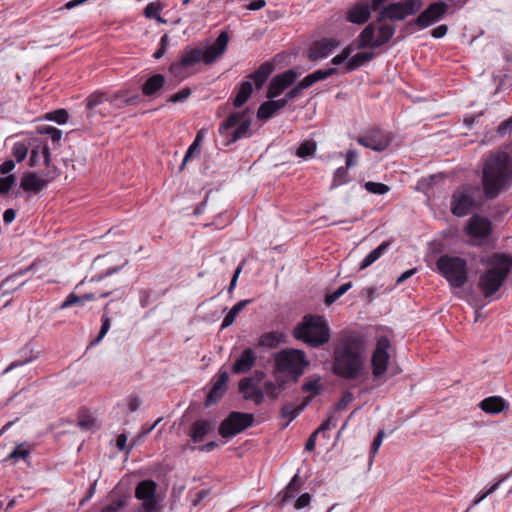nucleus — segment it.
<instances>
[{"label":"nucleus","mask_w":512,"mask_h":512,"mask_svg":"<svg viewBox=\"0 0 512 512\" xmlns=\"http://www.w3.org/2000/svg\"><path fill=\"white\" fill-rule=\"evenodd\" d=\"M365 341L362 335L343 332L335 341L333 372L344 379L355 380L364 367Z\"/></svg>","instance_id":"nucleus-1"},{"label":"nucleus","mask_w":512,"mask_h":512,"mask_svg":"<svg viewBox=\"0 0 512 512\" xmlns=\"http://www.w3.org/2000/svg\"><path fill=\"white\" fill-rule=\"evenodd\" d=\"M481 184L487 200H494L512 188V156L505 151L490 152L483 161Z\"/></svg>","instance_id":"nucleus-2"},{"label":"nucleus","mask_w":512,"mask_h":512,"mask_svg":"<svg viewBox=\"0 0 512 512\" xmlns=\"http://www.w3.org/2000/svg\"><path fill=\"white\" fill-rule=\"evenodd\" d=\"M228 41V33L223 31L211 46L206 48L185 47L180 53L179 60L171 63L169 71L175 78L180 80L185 79L188 76L187 70L189 68L201 61L206 65H210L221 57L227 49Z\"/></svg>","instance_id":"nucleus-3"},{"label":"nucleus","mask_w":512,"mask_h":512,"mask_svg":"<svg viewBox=\"0 0 512 512\" xmlns=\"http://www.w3.org/2000/svg\"><path fill=\"white\" fill-rule=\"evenodd\" d=\"M293 336L309 347L318 348L330 340V327L323 316L305 315L294 327Z\"/></svg>","instance_id":"nucleus-4"},{"label":"nucleus","mask_w":512,"mask_h":512,"mask_svg":"<svg viewBox=\"0 0 512 512\" xmlns=\"http://www.w3.org/2000/svg\"><path fill=\"white\" fill-rule=\"evenodd\" d=\"M140 101L139 94L130 95L128 89L119 90L114 94L93 93L87 98V116L96 114L105 116L110 113V108L122 109L125 106L137 105Z\"/></svg>","instance_id":"nucleus-5"},{"label":"nucleus","mask_w":512,"mask_h":512,"mask_svg":"<svg viewBox=\"0 0 512 512\" xmlns=\"http://www.w3.org/2000/svg\"><path fill=\"white\" fill-rule=\"evenodd\" d=\"M484 271L479 273L477 289L487 299H497L496 293L504 284L512 268V258H495Z\"/></svg>","instance_id":"nucleus-6"},{"label":"nucleus","mask_w":512,"mask_h":512,"mask_svg":"<svg viewBox=\"0 0 512 512\" xmlns=\"http://www.w3.org/2000/svg\"><path fill=\"white\" fill-rule=\"evenodd\" d=\"M310 365L304 351L299 349H283L274 355V370L291 376L297 382L305 369Z\"/></svg>","instance_id":"nucleus-7"},{"label":"nucleus","mask_w":512,"mask_h":512,"mask_svg":"<svg viewBox=\"0 0 512 512\" xmlns=\"http://www.w3.org/2000/svg\"><path fill=\"white\" fill-rule=\"evenodd\" d=\"M251 123L248 111L234 112L221 122L218 132L225 137V145L229 146L248 136Z\"/></svg>","instance_id":"nucleus-8"},{"label":"nucleus","mask_w":512,"mask_h":512,"mask_svg":"<svg viewBox=\"0 0 512 512\" xmlns=\"http://www.w3.org/2000/svg\"><path fill=\"white\" fill-rule=\"evenodd\" d=\"M436 267L451 288H462L468 281V265L465 258H437Z\"/></svg>","instance_id":"nucleus-9"},{"label":"nucleus","mask_w":512,"mask_h":512,"mask_svg":"<svg viewBox=\"0 0 512 512\" xmlns=\"http://www.w3.org/2000/svg\"><path fill=\"white\" fill-rule=\"evenodd\" d=\"M480 187L477 185H462L451 195L450 210L454 216L464 217L479 205Z\"/></svg>","instance_id":"nucleus-10"},{"label":"nucleus","mask_w":512,"mask_h":512,"mask_svg":"<svg viewBox=\"0 0 512 512\" xmlns=\"http://www.w3.org/2000/svg\"><path fill=\"white\" fill-rule=\"evenodd\" d=\"M394 34L395 27L391 24H380L376 28L375 23H370L359 34L356 48H378L389 42Z\"/></svg>","instance_id":"nucleus-11"},{"label":"nucleus","mask_w":512,"mask_h":512,"mask_svg":"<svg viewBox=\"0 0 512 512\" xmlns=\"http://www.w3.org/2000/svg\"><path fill=\"white\" fill-rule=\"evenodd\" d=\"M253 422V414L232 411L221 422L218 432L223 438H231L252 426Z\"/></svg>","instance_id":"nucleus-12"},{"label":"nucleus","mask_w":512,"mask_h":512,"mask_svg":"<svg viewBox=\"0 0 512 512\" xmlns=\"http://www.w3.org/2000/svg\"><path fill=\"white\" fill-rule=\"evenodd\" d=\"M391 342L387 336H380L377 339L375 349L371 357L372 375L375 379L383 376L390 360L389 349Z\"/></svg>","instance_id":"nucleus-13"},{"label":"nucleus","mask_w":512,"mask_h":512,"mask_svg":"<svg viewBox=\"0 0 512 512\" xmlns=\"http://www.w3.org/2000/svg\"><path fill=\"white\" fill-rule=\"evenodd\" d=\"M447 11L448 5L445 2H433L409 25H416L419 29H425L440 21Z\"/></svg>","instance_id":"nucleus-14"},{"label":"nucleus","mask_w":512,"mask_h":512,"mask_svg":"<svg viewBox=\"0 0 512 512\" xmlns=\"http://www.w3.org/2000/svg\"><path fill=\"white\" fill-rule=\"evenodd\" d=\"M492 223L491 221L481 215H473L466 227V234L473 239L474 244H480L486 241L491 233Z\"/></svg>","instance_id":"nucleus-15"},{"label":"nucleus","mask_w":512,"mask_h":512,"mask_svg":"<svg viewBox=\"0 0 512 512\" xmlns=\"http://www.w3.org/2000/svg\"><path fill=\"white\" fill-rule=\"evenodd\" d=\"M156 488L157 485L153 480H143L137 484L135 497L142 501L138 512H154L157 509Z\"/></svg>","instance_id":"nucleus-16"},{"label":"nucleus","mask_w":512,"mask_h":512,"mask_svg":"<svg viewBox=\"0 0 512 512\" xmlns=\"http://www.w3.org/2000/svg\"><path fill=\"white\" fill-rule=\"evenodd\" d=\"M264 373L256 371L254 377H245L239 382V391L243 394L245 400H250L256 405L264 401V393L257 388V383L262 380Z\"/></svg>","instance_id":"nucleus-17"},{"label":"nucleus","mask_w":512,"mask_h":512,"mask_svg":"<svg viewBox=\"0 0 512 512\" xmlns=\"http://www.w3.org/2000/svg\"><path fill=\"white\" fill-rule=\"evenodd\" d=\"M391 137L380 129H371L357 138V142L371 150L382 152L391 142Z\"/></svg>","instance_id":"nucleus-18"},{"label":"nucleus","mask_w":512,"mask_h":512,"mask_svg":"<svg viewBox=\"0 0 512 512\" xmlns=\"http://www.w3.org/2000/svg\"><path fill=\"white\" fill-rule=\"evenodd\" d=\"M298 77L294 69H289L276 75L270 82L267 90V98L274 99L279 96L286 88L290 87Z\"/></svg>","instance_id":"nucleus-19"},{"label":"nucleus","mask_w":512,"mask_h":512,"mask_svg":"<svg viewBox=\"0 0 512 512\" xmlns=\"http://www.w3.org/2000/svg\"><path fill=\"white\" fill-rule=\"evenodd\" d=\"M229 380V374L227 371L220 370L218 374L213 378V385L207 394L206 406L217 403L225 394L227 390V382Z\"/></svg>","instance_id":"nucleus-20"},{"label":"nucleus","mask_w":512,"mask_h":512,"mask_svg":"<svg viewBox=\"0 0 512 512\" xmlns=\"http://www.w3.org/2000/svg\"><path fill=\"white\" fill-rule=\"evenodd\" d=\"M339 45L336 38H322L316 41L309 49V58L312 60L328 57Z\"/></svg>","instance_id":"nucleus-21"},{"label":"nucleus","mask_w":512,"mask_h":512,"mask_svg":"<svg viewBox=\"0 0 512 512\" xmlns=\"http://www.w3.org/2000/svg\"><path fill=\"white\" fill-rule=\"evenodd\" d=\"M257 355L252 348H246L241 353L240 357L233 363L232 372L234 374H244L249 372L255 365Z\"/></svg>","instance_id":"nucleus-22"},{"label":"nucleus","mask_w":512,"mask_h":512,"mask_svg":"<svg viewBox=\"0 0 512 512\" xmlns=\"http://www.w3.org/2000/svg\"><path fill=\"white\" fill-rule=\"evenodd\" d=\"M478 406L483 412L491 415H496L509 409V403L500 396L484 398Z\"/></svg>","instance_id":"nucleus-23"},{"label":"nucleus","mask_w":512,"mask_h":512,"mask_svg":"<svg viewBox=\"0 0 512 512\" xmlns=\"http://www.w3.org/2000/svg\"><path fill=\"white\" fill-rule=\"evenodd\" d=\"M407 16L408 15L405 12L401 2L390 3L381 9L377 18V22L380 23L385 19H389L391 21H401L404 20Z\"/></svg>","instance_id":"nucleus-24"},{"label":"nucleus","mask_w":512,"mask_h":512,"mask_svg":"<svg viewBox=\"0 0 512 512\" xmlns=\"http://www.w3.org/2000/svg\"><path fill=\"white\" fill-rule=\"evenodd\" d=\"M371 15L370 6L367 3H357L350 8L347 14V19L349 22L354 24H364L366 23Z\"/></svg>","instance_id":"nucleus-25"},{"label":"nucleus","mask_w":512,"mask_h":512,"mask_svg":"<svg viewBox=\"0 0 512 512\" xmlns=\"http://www.w3.org/2000/svg\"><path fill=\"white\" fill-rule=\"evenodd\" d=\"M50 181V179L39 178L35 173L30 172L21 178V188L26 192L39 193Z\"/></svg>","instance_id":"nucleus-26"},{"label":"nucleus","mask_w":512,"mask_h":512,"mask_svg":"<svg viewBox=\"0 0 512 512\" xmlns=\"http://www.w3.org/2000/svg\"><path fill=\"white\" fill-rule=\"evenodd\" d=\"M213 429V423L209 420H197L195 421L190 430L189 436L195 443L202 442L205 436Z\"/></svg>","instance_id":"nucleus-27"},{"label":"nucleus","mask_w":512,"mask_h":512,"mask_svg":"<svg viewBox=\"0 0 512 512\" xmlns=\"http://www.w3.org/2000/svg\"><path fill=\"white\" fill-rule=\"evenodd\" d=\"M165 77L162 74H154L142 85V94L146 97H154L163 88Z\"/></svg>","instance_id":"nucleus-28"},{"label":"nucleus","mask_w":512,"mask_h":512,"mask_svg":"<svg viewBox=\"0 0 512 512\" xmlns=\"http://www.w3.org/2000/svg\"><path fill=\"white\" fill-rule=\"evenodd\" d=\"M273 65L269 62L261 64L248 78L253 80L256 88H261L270 74L273 72Z\"/></svg>","instance_id":"nucleus-29"},{"label":"nucleus","mask_w":512,"mask_h":512,"mask_svg":"<svg viewBox=\"0 0 512 512\" xmlns=\"http://www.w3.org/2000/svg\"><path fill=\"white\" fill-rule=\"evenodd\" d=\"M285 336L282 332L271 331L263 333L258 339V346L265 348H276L284 342Z\"/></svg>","instance_id":"nucleus-30"},{"label":"nucleus","mask_w":512,"mask_h":512,"mask_svg":"<svg viewBox=\"0 0 512 512\" xmlns=\"http://www.w3.org/2000/svg\"><path fill=\"white\" fill-rule=\"evenodd\" d=\"M253 91V86L250 80L243 81L240 86L239 90L233 99V105L235 108H239L243 106L248 99L250 98Z\"/></svg>","instance_id":"nucleus-31"},{"label":"nucleus","mask_w":512,"mask_h":512,"mask_svg":"<svg viewBox=\"0 0 512 512\" xmlns=\"http://www.w3.org/2000/svg\"><path fill=\"white\" fill-rule=\"evenodd\" d=\"M375 54L373 52H363V53H357L353 55L347 62H346V71L352 72L365 63L371 61L374 58Z\"/></svg>","instance_id":"nucleus-32"},{"label":"nucleus","mask_w":512,"mask_h":512,"mask_svg":"<svg viewBox=\"0 0 512 512\" xmlns=\"http://www.w3.org/2000/svg\"><path fill=\"white\" fill-rule=\"evenodd\" d=\"M251 302V300H241L239 301L238 303H236L231 309L230 311L226 314V316L224 317L223 321H222V324H221V329H225L229 326H231L236 317L238 316V314Z\"/></svg>","instance_id":"nucleus-33"},{"label":"nucleus","mask_w":512,"mask_h":512,"mask_svg":"<svg viewBox=\"0 0 512 512\" xmlns=\"http://www.w3.org/2000/svg\"><path fill=\"white\" fill-rule=\"evenodd\" d=\"M336 72H337L336 68H328V69H325V70L318 69V70L314 71L311 74H308L306 77L303 78L304 84H306L308 86V88H309L310 86H312L316 82L321 81V80H325L328 77H330L333 74H335Z\"/></svg>","instance_id":"nucleus-34"},{"label":"nucleus","mask_w":512,"mask_h":512,"mask_svg":"<svg viewBox=\"0 0 512 512\" xmlns=\"http://www.w3.org/2000/svg\"><path fill=\"white\" fill-rule=\"evenodd\" d=\"M300 413L301 411L298 410L297 405L293 403L284 404L280 410L281 418L286 420V422L282 424V428H286Z\"/></svg>","instance_id":"nucleus-35"},{"label":"nucleus","mask_w":512,"mask_h":512,"mask_svg":"<svg viewBox=\"0 0 512 512\" xmlns=\"http://www.w3.org/2000/svg\"><path fill=\"white\" fill-rule=\"evenodd\" d=\"M205 137V130L204 129H200L197 134H196V137L194 139V141L192 142V144L189 146L185 156H184V159L182 161V164L180 166V170L182 171L184 168H185V165L186 163L192 158L193 154L199 150L200 148V145L203 141Z\"/></svg>","instance_id":"nucleus-36"},{"label":"nucleus","mask_w":512,"mask_h":512,"mask_svg":"<svg viewBox=\"0 0 512 512\" xmlns=\"http://www.w3.org/2000/svg\"><path fill=\"white\" fill-rule=\"evenodd\" d=\"M510 474H506L501 476L494 484H492L486 491L479 493L475 499L472 501L470 507L465 511L468 512L472 507L478 505L481 501H483L487 496L494 493L500 485L509 478Z\"/></svg>","instance_id":"nucleus-37"},{"label":"nucleus","mask_w":512,"mask_h":512,"mask_svg":"<svg viewBox=\"0 0 512 512\" xmlns=\"http://www.w3.org/2000/svg\"><path fill=\"white\" fill-rule=\"evenodd\" d=\"M301 485L302 483L300 481L299 475L295 474L283 492L282 501L285 502L289 498L294 497V495L300 490Z\"/></svg>","instance_id":"nucleus-38"},{"label":"nucleus","mask_w":512,"mask_h":512,"mask_svg":"<svg viewBox=\"0 0 512 512\" xmlns=\"http://www.w3.org/2000/svg\"><path fill=\"white\" fill-rule=\"evenodd\" d=\"M24 443L18 444L12 452H10L5 458L4 462L14 461L17 462L18 460H26L30 455V450L26 449Z\"/></svg>","instance_id":"nucleus-39"},{"label":"nucleus","mask_w":512,"mask_h":512,"mask_svg":"<svg viewBox=\"0 0 512 512\" xmlns=\"http://www.w3.org/2000/svg\"><path fill=\"white\" fill-rule=\"evenodd\" d=\"M301 390L309 395L316 397L323 391V385L321 384V378L318 377L313 380H309L303 383Z\"/></svg>","instance_id":"nucleus-40"},{"label":"nucleus","mask_w":512,"mask_h":512,"mask_svg":"<svg viewBox=\"0 0 512 512\" xmlns=\"http://www.w3.org/2000/svg\"><path fill=\"white\" fill-rule=\"evenodd\" d=\"M275 106L276 105L274 102H272V99L262 103L257 111L258 119L268 120L269 118H271L277 112Z\"/></svg>","instance_id":"nucleus-41"},{"label":"nucleus","mask_w":512,"mask_h":512,"mask_svg":"<svg viewBox=\"0 0 512 512\" xmlns=\"http://www.w3.org/2000/svg\"><path fill=\"white\" fill-rule=\"evenodd\" d=\"M350 181L348 169L346 167H339L336 169L333 175L331 189H335L343 184Z\"/></svg>","instance_id":"nucleus-42"},{"label":"nucleus","mask_w":512,"mask_h":512,"mask_svg":"<svg viewBox=\"0 0 512 512\" xmlns=\"http://www.w3.org/2000/svg\"><path fill=\"white\" fill-rule=\"evenodd\" d=\"M44 118L46 120L56 122L59 125H63L67 123L69 119V113L66 109L60 108L45 114Z\"/></svg>","instance_id":"nucleus-43"},{"label":"nucleus","mask_w":512,"mask_h":512,"mask_svg":"<svg viewBox=\"0 0 512 512\" xmlns=\"http://www.w3.org/2000/svg\"><path fill=\"white\" fill-rule=\"evenodd\" d=\"M316 142L313 140H306L300 144L296 151V155L300 158H306L308 156H313L316 152Z\"/></svg>","instance_id":"nucleus-44"},{"label":"nucleus","mask_w":512,"mask_h":512,"mask_svg":"<svg viewBox=\"0 0 512 512\" xmlns=\"http://www.w3.org/2000/svg\"><path fill=\"white\" fill-rule=\"evenodd\" d=\"M351 286H352L351 282H347V283L342 284L340 287H338L333 292L327 294L325 296V304L329 306V305L333 304L334 302H336L341 296H343L351 288Z\"/></svg>","instance_id":"nucleus-45"},{"label":"nucleus","mask_w":512,"mask_h":512,"mask_svg":"<svg viewBox=\"0 0 512 512\" xmlns=\"http://www.w3.org/2000/svg\"><path fill=\"white\" fill-rule=\"evenodd\" d=\"M364 187L369 193L378 195L386 194L390 190L388 185L373 181L366 182Z\"/></svg>","instance_id":"nucleus-46"},{"label":"nucleus","mask_w":512,"mask_h":512,"mask_svg":"<svg viewBox=\"0 0 512 512\" xmlns=\"http://www.w3.org/2000/svg\"><path fill=\"white\" fill-rule=\"evenodd\" d=\"M110 329V317L107 314H103L101 317V329L98 336L91 342V345L99 344Z\"/></svg>","instance_id":"nucleus-47"},{"label":"nucleus","mask_w":512,"mask_h":512,"mask_svg":"<svg viewBox=\"0 0 512 512\" xmlns=\"http://www.w3.org/2000/svg\"><path fill=\"white\" fill-rule=\"evenodd\" d=\"M407 15H414L422 8V0H404L400 1Z\"/></svg>","instance_id":"nucleus-48"},{"label":"nucleus","mask_w":512,"mask_h":512,"mask_svg":"<svg viewBox=\"0 0 512 512\" xmlns=\"http://www.w3.org/2000/svg\"><path fill=\"white\" fill-rule=\"evenodd\" d=\"M27 153H28V147L26 146L25 143L17 142L14 144V146L12 148V154L18 163L22 162L26 158Z\"/></svg>","instance_id":"nucleus-49"},{"label":"nucleus","mask_w":512,"mask_h":512,"mask_svg":"<svg viewBox=\"0 0 512 512\" xmlns=\"http://www.w3.org/2000/svg\"><path fill=\"white\" fill-rule=\"evenodd\" d=\"M16 182V176L9 174L0 178V195L7 194Z\"/></svg>","instance_id":"nucleus-50"},{"label":"nucleus","mask_w":512,"mask_h":512,"mask_svg":"<svg viewBox=\"0 0 512 512\" xmlns=\"http://www.w3.org/2000/svg\"><path fill=\"white\" fill-rule=\"evenodd\" d=\"M39 133L40 134H47L51 137V140L54 142V143H59L61 138H62V131L59 130L58 128L56 127H53V126H47V127H44V128H39Z\"/></svg>","instance_id":"nucleus-51"},{"label":"nucleus","mask_w":512,"mask_h":512,"mask_svg":"<svg viewBox=\"0 0 512 512\" xmlns=\"http://www.w3.org/2000/svg\"><path fill=\"white\" fill-rule=\"evenodd\" d=\"M126 505L124 498L113 499L109 504L103 507L101 512H117Z\"/></svg>","instance_id":"nucleus-52"},{"label":"nucleus","mask_w":512,"mask_h":512,"mask_svg":"<svg viewBox=\"0 0 512 512\" xmlns=\"http://www.w3.org/2000/svg\"><path fill=\"white\" fill-rule=\"evenodd\" d=\"M264 389L268 397H270L273 400L277 399L280 395L279 386L277 383H274L273 381H266L264 383Z\"/></svg>","instance_id":"nucleus-53"},{"label":"nucleus","mask_w":512,"mask_h":512,"mask_svg":"<svg viewBox=\"0 0 512 512\" xmlns=\"http://www.w3.org/2000/svg\"><path fill=\"white\" fill-rule=\"evenodd\" d=\"M162 10V6L160 3L151 2L144 8V15L147 18L153 19L158 16L160 11Z\"/></svg>","instance_id":"nucleus-54"},{"label":"nucleus","mask_w":512,"mask_h":512,"mask_svg":"<svg viewBox=\"0 0 512 512\" xmlns=\"http://www.w3.org/2000/svg\"><path fill=\"white\" fill-rule=\"evenodd\" d=\"M307 88H308V86L306 84H304V80L302 79L296 86H294L292 89H290L286 93L285 97L288 100L294 99V98L298 97L304 89H307Z\"/></svg>","instance_id":"nucleus-55"},{"label":"nucleus","mask_w":512,"mask_h":512,"mask_svg":"<svg viewBox=\"0 0 512 512\" xmlns=\"http://www.w3.org/2000/svg\"><path fill=\"white\" fill-rule=\"evenodd\" d=\"M190 95H191V89L186 87V88H183L181 91L171 95L168 98V102H171V103L181 102V101L187 99Z\"/></svg>","instance_id":"nucleus-56"},{"label":"nucleus","mask_w":512,"mask_h":512,"mask_svg":"<svg viewBox=\"0 0 512 512\" xmlns=\"http://www.w3.org/2000/svg\"><path fill=\"white\" fill-rule=\"evenodd\" d=\"M383 437H384V432H383V430H380L377 433V435L374 438L372 445H371L370 454L372 457H374L377 454V452L382 444Z\"/></svg>","instance_id":"nucleus-57"},{"label":"nucleus","mask_w":512,"mask_h":512,"mask_svg":"<svg viewBox=\"0 0 512 512\" xmlns=\"http://www.w3.org/2000/svg\"><path fill=\"white\" fill-rule=\"evenodd\" d=\"M358 154L355 150L350 149L346 153L345 167L350 169L357 165Z\"/></svg>","instance_id":"nucleus-58"},{"label":"nucleus","mask_w":512,"mask_h":512,"mask_svg":"<svg viewBox=\"0 0 512 512\" xmlns=\"http://www.w3.org/2000/svg\"><path fill=\"white\" fill-rule=\"evenodd\" d=\"M310 501H311V495L309 493H303L296 500L294 507L298 510L303 509L310 504Z\"/></svg>","instance_id":"nucleus-59"},{"label":"nucleus","mask_w":512,"mask_h":512,"mask_svg":"<svg viewBox=\"0 0 512 512\" xmlns=\"http://www.w3.org/2000/svg\"><path fill=\"white\" fill-rule=\"evenodd\" d=\"M512 131V116L503 121L497 128L499 135L504 136Z\"/></svg>","instance_id":"nucleus-60"},{"label":"nucleus","mask_w":512,"mask_h":512,"mask_svg":"<svg viewBox=\"0 0 512 512\" xmlns=\"http://www.w3.org/2000/svg\"><path fill=\"white\" fill-rule=\"evenodd\" d=\"M127 405L130 412H135L141 405V400L137 395H130L127 398Z\"/></svg>","instance_id":"nucleus-61"},{"label":"nucleus","mask_w":512,"mask_h":512,"mask_svg":"<svg viewBox=\"0 0 512 512\" xmlns=\"http://www.w3.org/2000/svg\"><path fill=\"white\" fill-rule=\"evenodd\" d=\"M351 400H352V394L349 392L345 393L341 397V399L338 401V403L336 405V410H339V411L344 410Z\"/></svg>","instance_id":"nucleus-62"},{"label":"nucleus","mask_w":512,"mask_h":512,"mask_svg":"<svg viewBox=\"0 0 512 512\" xmlns=\"http://www.w3.org/2000/svg\"><path fill=\"white\" fill-rule=\"evenodd\" d=\"M448 27L445 24L439 25L431 31L432 37L439 39L446 35Z\"/></svg>","instance_id":"nucleus-63"},{"label":"nucleus","mask_w":512,"mask_h":512,"mask_svg":"<svg viewBox=\"0 0 512 512\" xmlns=\"http://www.w3.org/2000/svg\"><path fill=\"white\" fill-rule=\"evenodd\" d=\"M15 168V162L13 160H6L0 165V173L5 175L11 172Z\"/></svg>","instance_id":"nucleus-64"}]
</instances>
